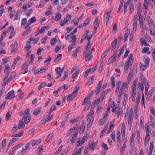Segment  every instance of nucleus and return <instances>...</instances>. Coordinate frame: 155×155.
Instances as JSON below:
<instances>
[{
  "label": "nucleus",
  "instance_id": "39448f33",
  "mask_svg": "<svg viewBox=\"0 0 155 155\" xmlns=\"http://www.w3.org/2000/svg\"><path fill=\"white\" fill-rule=\"evenodd\" d=\"M14 93L13 90L10 91L6 95L5 98L6 99H10L15 97V95L13 94Z\"/></svg>",
  "mask_w": 155,
  "mask_h": 155
},
{
  "label": "nucleus",
  "instance_id": "6ab92c4d",
  "mask_svg": "<svg viewBox=\"0 0 155 155\" xmlns=\"http://www.w3.org/2000/svg\"><path fill=\"white\" fill-rule=\"evenodd\" d=\"M91 104V102L90 101H88L87 102L86 105L84 107V112L87 111L89 109Z\"/></svg>",
  "mask_w": 155,
  "mask_h": 155
},
{
  "label": "nucleus",
  "instance_id": "680f3d73",
  "mask_svg": "<svg viewBox=\"0 0 155 155\" xmlns=\"http://www.w3.org/2000/svg\"><path fill=\"white\" fill-rule=\"evenodd\" d=\"M79 50V49L77 48L74 52L72 54V56L74 57H76L77 56L78 51Z\"/></svg>",
  "mask_w": 155,
  "mask_h": 155
},
{
  "label": "nucleus",
  "instance_id": "4be33fe9",
  "mask_svg": "<svg viewBox=\"0 0 155 155\" xmlns=\"http://www.w3.org/2000/svg\"><path fill=\"white\" fill-rule=\"evenodd\" d=\"M110 105L109 104L107 107V110H106V112L104 116V118H106V117L108 115V114L109 113L110 109Z\"/></svg>",
  "mask_w": 155,
  "mask_h": 155
},
{
  "label": "nucleus",
  "instance_id": "bb28decb",
  "mask_svg": "<svg viewBox=\"0 0 155 155\" xmlns=\"http://www.w3.org/2000/svg\"><path fill=\"white\" fill-rule=\"evenodd\" d=\"M52 7L51 6L48 9L47 11L45 12V14L46 16H48L51 12Z\"/></svg>",
  "mask_w": 155,
  "mask_h": 155
},
{
  "label": "nucleus",
  "instance_id": "b1692460",
  "mask_svg": "<svg viewBox=\"0 0 155 155\" xmlns=\"http://www.w3.org/2000/svg\"><path fill=\"white\" fill-rule=\"evenodd\" d=\"M107 119L104 118L103 117V118H101L100 119L99 122H100V125H103L104 123L106 122Z\"/></svg>",
  "mask_w": 155,
  "mask_h": 155
},
{
  "label": "nucleus",
  "instance_id": "473e14b6",
  "mask_svg": "<svg viewBox=\"0 0 155 155\" xmlns=\"http://www.w3.org/2000/svg\"><path fill=\"white\" fill-rule=\"evenodd\" d=\"M79 88V85H76L74 88V91L73 92V94H75L77 95L78 93V91Z\"/></svg>",
  "mask_w": 155,
  "mask_h": 155
},
{
  "label": "nucleus",
  "instance_id": "a19ab883",
  "mask_svg": "<svg viewBox=\"0 0 155 155\" xmlns=\"http://www.w3.org/2000/svg\"><path fill=\"white\" fill-rule=\"evenodd\" d=\"M18 139V138H13L9 141V145H11L13 143L16 141Z\"/></svg>",
  "mask_w": 155,
  "mask_h": 155
},
{
  "label": "nucleus",
  "instance_id": "dca6fc26",
  "mask_svg": "<svg viewBox=\"0 0 155 155\" xmlns=\"http://www.w3.org/2000/svg\"><path fill=\"white\" fill-rule=\"evenodd\" d=\"M18 129H21L24 128L25 125L23 121L20 120L18 123Z\"/></svg>",
  "mask_w": 155,
  "mask_h": 155
},
{
  "label": "nucleus",
  "instance_id": "09e8293b",
  "mask_svg": "<svg viewBox=\"0 0 155 155\" xmlns=\"http://www.w3.org/2000/svg\"><path fill=\"white\" fill-rule=\"evenodd\" d=\"M76 35H75L71 37V39L70 41V42H71L72 41V43H73L74 42L75 43H76Z\"/></svg>",
  "mask_w": 155,
  "mask_h": 155
},
{
  "label": "nucleus",
  "instance_id": "72a5a7b5",
  "mask_svg": "<svg viewBox=\"0 0 155 155\" xmlns=\"http://www.w3.org/2000/svg\"><path fill=\"white\" fill-rule=\"evenodd\" d=\"M81 117L73 119V120H71L70 122L73 124L77 122H78L79 121H80L81 120Z\"/></svg>",
  "mask_w": 155,
  "mask_h": 155
},
{
  "label": "nucleus",
  "instance_id": "864d4df0",
  "mask_svg": "<svg viewBox=\"0 0 155 155\" xmlns=\"http://www.w3.org/2000/svg\"><path fill=\"white\" fill-rule=\"evenodd\" d=\"M63 147L62 145H61L59 148L57 149L56 152L53 155H55L57 154L58 153H59L60 151L61 150V149Z\"/></svg>",
  "mask_w": 155,
  "mask_h": 155
},
{
  "label": "nucleus",
  "instance_id": "0e129e2a",
  "mask_svg": "<svg viewBox=\"0 0 155 155\" xmlns=\"http://www.w3.org/2000/svg\"><path fill=\"white\" fill-rule=\"evenodd\" d=\"M27 20L26 18H23L22 19L21 21V26H23L25 25L27 23Z\"/></svg>",
  "mask_w": 155,
  "mask_h": 155
},
{
  "label": "nucleus",
  "instance_id": "c03bdc74",
  "mask_svg": "<svg viewBox=\"0 0 155 155\" xmlns=\"http://www.w3.org/2000/svg\"><path fill=\"white\" fill-rule=\"evenodd\" d=\"M90 99V98L89 97V96H87L84 99L83 103L82 104V105L83 106L84 104L87 103V102L88 101V100Z\"/></svg>",
  "mask_w": 155,
  "mask_h": 155
},
{
  "label": "nucleus",
  "instance_id": "4d7b16f0",
  "mask_svg": "<svg viewBox=\"0 0 155 155\" xmlns=\"http://www.w3.org/2000/svg\"><path fill=\"white\" fill-rule=\"evenodd\" d=\"M18 128H17L16 127L14 126L13 127L11 130V132L13 134L15 132H16L18 130Z\"/></svg>",
  "mask_w": 155,
  "mask_h": 155
},
{
  "label": "nucleus",
  "instance_id": "423d86ee",
  "mask_svg": "<svg viewBox=\"0 0 155 155\" xmlns=\"http://www.w3.org/2000/svg\"><path fill=\"white\" fill-rule=\"evenodd\" d=\"M89 134V131H87V133L85 134V135L82 138L81 141V144H83L85 143L87 140L88 138Z\"/></svg>",
  "mask_w": 155,
  "mask_h": 155
},
{
  "label": "nucleus",
  "instance_id": "ddd939ff",
  "mask_svg": "<svg viewBox=\"0 0 155 155\" xmlns=\"http://www.w3.org/2000/svg\"><path fill=\"white\" fill-rule=\"evenodd\" d=\"M76 43H75L74 42L73 43H72L70 45H69L68 47V51L69 53H70L71 52L72 49L74 48V47L76 44Z\"/></svg>",
  "mask_w": 155,
  "mask_h": 155
},
{
  "label": "nucleus",
  "instance_id": "f704fd0d",
  "mask_svg": "<svg viewBox=\"0 0 155 155\" xmlns=\"http://www.w3.org/2000/svg\"><path fill=\"white\" fill-rule=\"evenodd\" d=\"M140 70L143 71H144L146 68H147L145 64L144 65L141 62L140 63Z\"/></svg>",
  "mask_w": 155,
  "mask_h": 155
},
{
  "label": "nucleus",
  "instance_id": "49530a36",
  "mask_svg": "<svg viewBox=\"0 0 155 155\" xmlns=\"http://www.w3.org/2000/svg\"><path fill=\"white\" fill-rule=\"evenodd\" d=\"M47 27H48L46 26H43L38 31L39 33H42L44 32L46 29V28Z\"/></svg>",
  "mask_w": 155,
  "mask_h": 155
},
{
  "label": "nucleus",
  "instance_id": "c756f323",
  "mask_svg": "<svg viewBox=\"0 0 155 155\" xmlns=\"http://www.w3.org/2000/svg\"><path fill=\"white\" fill-rule=\"evenodd\" d=\"M150 136H149L148 135H146L145 139L144 141V145L145 146H146L148 143V141L150 139Z\"/></svg>",
  "mask_w": 155,
  "mask_h": 155
},
{
  "label": "nucleus",
  "instance_id": "5701e85b",
  "mask_svg": "<svg viewBox=\"0 0 155 155\" xmlns=\"http://www.w3.org/2000/svg\"><path fill=\"white\" fill-rule=\"evenodd\" d=\"M150 1V0H144V1L143 3V6L144 8L146 9V10H147L148 7V4H149V2Z\"/></svg>",
  "mask_w": 155,
  "mask_h": 155
},
{
  "label": "nucleus",
  "instance_id": "e433bc0d",
  "mask_svg": "<svg viewBox=\"0 0 155 155\" xmlns=\"http://www.w3.org/2000/svg\"><path fill=\"white\" fill-rule=\"evenodd\" d=\"M61 14L59 13L57 14L55 17V20L56 21H58L60 20L61 18Z\"/></svg>",
  "mask_w": 155,
  "mask_h": 155
},
{
  "label": "nucleus",
  "instance_id": "393cba45",
  "mask_svg": "<svg viewBox=\"0 0 155 155\" xmlns=\"http://www.w3.org/2000/svg\"><path fill=\"white\" fill-rule=\"evenodd\" d=\"M111 81L112 87V88H114L115 86V77H112L111 78Z\"/></svg>",
  "mask_w": 155,
  "mask_h": 155
},
{
  "label": "nucleus",
  "instance_id": "4c0bfd02",
  "mask_svg": "<svg viewBox=\"0 0 155 155\" xmlns=\"http://www.w3.org/2000/svg\"><path fill=\"white\" fill-rule=\"evenodd\" d=\"M126 143L125 142H124L123 144V146L121 149V154H123L124 153L125 151V149L126 148Z\"/></svg>",
  "mask_w": 155,
  "mask_h": 155
},
{
  "label": "nucleus",
  "instance_id": "c85d7f7f",
  "mask_svg": "<svg viewBox=\"0 0 155 155\" xmlns=\"http://www.w3.org/2000/svg\"><path fill=\"white\" fill-rule=\"evenodd\" d=\"M141 42V43L144 45L149 46V45L147 42L146 40L143 38H140Z\"/></svg>",
  "mask_w": 155,
  "mask_h": 155
},
{
  "label": "nucleus",
  "instance_id": "79ce46f5",
  "mask_svg": "<svg viewBox=\"0 0 155 155\" xmlns=\"http://www.w3.org/2000/svg\"><path fill=\"white\" fill-rule=\"evenodd\" d=\"M53 135L52 134H50L48 135L46 137L45 142H46L47 143H48L49 141V140L53 137Z\"/></svg>",
  "mask_w": 155,
  "mask_h": 155
},
{
  "label": "nucleus",
  "instance_id": "aec40b11",
  "mask_svg": "<svg viewBox=\"0 0 155 155\" xmlns=\"http://www.w3.org/2000/svg\"><path fill=\"white\" fill-rule=\"evenodd\" d=\"M130 30L127 29L126 31V33L125 34L124 36V42H125L127 40L128 36L129 34Z\"/></svg>",
  "mask_w": 155,
  "mask_h": 155
},
{
  "label": "nucleus",
  "instance_id": "9d476101",
  "mask_svg": "<svg viewBox=\"0 0 155 155\" xmlns=\"http://www.w3.org/2000/svg\"><path fill=\"white\" fill-rule=\"evenodd\" d=\"M49 117V114H47L41 120V123H40V125H42L43 124L45 123L46 122L49 121H48V118Z\"/></svg>",
  "mask_w": 155,
  "mask_h": 155
},
{
  "label": "nucleus",
  "instance_id": "774afa93",
  "mask_svg": "<svg viewBox=\"0 0 155 155\" xmlns=\"http://www.w3.org/2000/svg\"><path fill=\"white\" fill-rule=\"evenodd\" d=\"M102 148L104 149L108 150V147L107 144L104 143H103L102 144Z\"/></svg>",
  "mask_w": 155,
  "mask_h": 155
},
{
  "label": "nucleus",
  "instance_id": "603ef678",
  "mask_svg": "<svg viewBox=\"0 0 155 155\" xmlns=\"http://www.w3.org/2000/svg\"><path fill=\"white\" fill-rule=\"evenodd\" d=\"M138 88L141 90H142L143 92L144 89V86L143 84L141 83L140 82H139Z\"/></svg>",
  "mask_w": 155,
  "mask_h": 155
},
{
  "label": "nucleus",
  "instance_id": "a18cd8bd",
  "mask_svg": "<svg viewBox=\"0 0 155 155\" xmlns=\"http://www.w3.org/2000/svg\"><path fill=\"white\" fill-rule=\"evenodd\" d=\"M64 73H65V74L64 75L63 77L60 80V81H63L68 77V74L65 71Z\"/></svg>",
  "mask_w": 155,
  "mask_h": 155
},
{
  "label": "nucleus",
  "instance_id": "20e7f679",
  "mask_svg": "<svg viewBox=\"0 0 155 155\" xmlns=\"http://www.w3.org/2000/svg\"><path fill=\"white\" fill-rule=\"evenodd\" d=\"M11 52L14 53L16 51L18 50V44L17 41L15 42L14 44L11 46Z\"/></svg>",
  "mask_w": 155,
  "mask_h": 155
},
{
  "label": "nucleus",
  "instance_id": "6e6d98bb",
  "mask_svg": "<svg viewBox=\"0 0 155 155\" xmlns=\"http://www.w3.org/2000/svg\"><path fill=\"white\" fill-rule=\"evenodd\" d=\"M117 25L116 23L114 24L113 28V32L114 34L115 33L117 32Z\"/></svg>",
  "mask_w": 155,
  "mask_h": 155
},
{
  "label": "nucleus",
  "instance_id": "052dcab7",
  "mask_svg": "<svg viewBox=\"0 0 155 155\" xmlns=\"http://www.w3.org/2000/svg\"><path fill=\"white\" fill-rule=\"evenodd\" d=\"M140 140V130H138L137 131V140L138 141V142L139 143Z\"/></svg>",
  "mask_w": 155,
  "mask_h": 155
},
{
  "label": "nucleus",
  "instance_id": "7ed1b4c3",
  "mask_svg": "<svg viewBox=\"0 0 155 155\" xmlns=\"http://www.w3.org/2000/svg\"><path fill=\"white\" fill-rule=\"evenodd\" d=\"M71 16L70 15H68L63 20V21H60V25L61 26H63L65 24L67 23L68 21H69L71 19Z\"/></svg>",
  "mask_w": 155,
  "mask_h": 155
},
{
  "label": "nucleus",
  "instance_id": "f3484780",
  "mask_svg": "<svg viewBox=\"0 0 155 155\" xmlns=\"http://www.w3.org/2000/svg\"><path fill=\"white\" fill-rule=\"evenodd\" d=\"M77 95L75 94H73V92L69 95L68 96L67 101H68L70 100H71L74 98Z\"/></svg>",
  "mask_w": 155,
  "mask_h": 155
},
{
  "label": "nucleus",
  "instance_id": "9b49d317",
  "mask_svg": "<svg viewBox=\"0 0 155 155\" xmlns=\"http://www.w3.org/2000/svg\"><path fill=\"white\" fill-rule=\"evenodd\" d=\"M78 134V130L74 131L73 134H72V138H71L72 140H74V142L76 140V138Z\"/></svg>",
  "mask_w": 155,
  "mask_h": 155
},
{
  "label": "nucleus",
  "instance_id": "f8f14e48",
  "mask_svg": "<svg viewBox=\"0 0 155 155\" xmlns=\"http://www.w3.org/2000/svg\"><path fill=\"white\" fill-rule=\"evenodd\" d=\"M117 55H115V56H111L110 58H109V59L108 60V64L110 65V64L113 61H114V60L115 59L116 60V59L117 58Z\"/></svg>",
  "mask_w": 155,
  "mask_h": 155
},
{
  "label": "nucleus",
  "instance_id": "8fccbe9b",
  "mask_svg": "<svg viewBox=\"0 0 155 155\" xmlns=\"http://www.w3.org/2000/svg\"><path fill=\"white\" fill-rule=\"evenodd\" d=\"M89 22V18H87V19L84 21V23L83 24V26L84 27L86 25H87Z\"/></svg>",
  "mask_w": 155,
  "mask_h": 155
},
{
  "label": "nucleus",
  "instance_id": "a878e982",
  "mask_svg": "<svg viewBox=\"0 0 155 155\" xmlns=\"http://www.w3.org/2000/svg\"><path fill=\"white\" fill-rule=\"evenodd\" d=\"M62 54H58L57 57L55 58V59L54 61V62L55 63H57L61 59L62 57Z\"/></svg>",
  "mask_w": 155,
  "mask_h": 155
},
{
  "label": "nucleus",
  "instance_id": "f257e3e1",
  "mask_svg": "<svg viewBox=\"0 0 155 155\" xmlns=\"http://www.w3.org/2000/svg\"><path fill=\"white\" fill-rule=\"evenodd\" d=\"M133 54H130L129 59L127 61L125 62L124 66H126L130 67V66H132L133 63Z\"/></svg>",
  "mask_w": 155,
  "mask_h": 155
},
{
  "label": "nucleus",
  "instance_id": "e2e57ef3",
  "mask_svg": "<svg viewBox=\"0 0 155 155\" xmlns=\"http://www.w3.org/2000/svg\"><path fill=\"white\" fill-rule=\"evenodd\" d=\"M117 42V39H115L112 42L111 45L114 47L115 48H116V45Z\"/></svg>",
  "mask_w": 155,
  "mask_h": 155
},
{
  "label": "nucleus",
  "instance_id": "de8ad7c7",
  "mask_svg": "<svg viewBox=\"0 0 155 155\" xmlns=\"http://www.w3.org/2000/svg\"><path fill=\"white\" fill-rule=\"evenodd\" d=\"M108 51H105L104 52L103 54L102 55L101 59V60H103L104 59L105 57L107 55Z\"/></svg>",
  "mask_w": 155,
  "mask_h": 155
},
{
  "label": "nucleus",
  "instance_id": "2f4dec72",
  "mask_svg": "<svg viewBox=\"0 0 155 155\" xmlns=\"http://www.w3.org/2000/svg\"><path fill=\"white\" fill-rule=\"evenodd\" d=\"M24 133V132L23 131H21L19 133H18V134H14L12 136V137H20L21 136H22L23 135Z\"/></svg>",
  "mask_w": 155,
  "mask_h": 155
},
{
  "label": "nucleus",
  "instance_id": "4468645a",
  "mask_svg": "<svg viewBox=\"0 0 155 155\" xmlns=\"http://www.w3.org/2000/svg\"><path fill=\"white\" fill-rule=\"evenodd\" d=\"M94 28H95L96 27L97 28V29L99 26V23H98V20L97 17L95 20L94 23Z\"/></svg>",
  "mask_w": 155,
  "mask_h": 155
},
{
  "label": "nucleus",
  "instance_id": "a211bd4d",
  "mask_svg": "<svg viewBox=\"0 0 155 155\" xmlns=\"http://www.w3.org/2000/svg\"><path fill=\"white\" fill-rule=\"evenodd\" d=\"M29 114V109L27 108L26 109L24 112V116H23L22 118H24L25 117H27V118L28 117Z\"/></svg>",
  "mask_w": 155,
  "mask_h": 155
},
{
  "label": "nucleus",
  "instance_id": "58836bf2",
  "mask_svg": "<svg viewBox=\"0 0 155 155\" xmlns=\"http://www.w3.org/2000/svg\"><path fill=\"white\" fill-rule=\"evenodd\" d=\"M41 110V108H40L35 109L33 112L34 114L35 115H37L40 113Z\"/></svg>",
  "mask_w": 155,
  "mask_h": 155
},
{
  "label": "nucleus",
  "instance_id": "f03ea898",
  "mask_svg": "<svg viewBox=\"0 0 155 155\" xmlns=\"http://www.w3.org/2000/svg\"><path fill=\"white\" fill-rule=\"evenodd\" d=\"M141 95L139 94L137 95L136 100V104L135 106L134 107V112L135 113H136L137 111L138 110V103H139L140 100L141 98Z\"/></svg>",
  "mask_w": 155,
  "mask_h": 155
},
{
  "label": "nucleus",
  "instance_id": "37998d69",
  "mask_svg": "<svg viewBox=\"0 0 155 155\" xmlns=\"http://www.w3.org/2000/svg\"><path fill=\"white\" fill-rule=\"evenodd\" d=\"M150 61V58H147L145 60V64L146 65L147 67H148L149 66V63Z\"/></svg>",
  "mask_w": 155,
  "mask_h": 155
},
{
  "label": "nucleus",
  "instance_id": "bf43d9fd",
  "mask_svg": "<svg viewBox=\"0 0 155 155\" xmlns=\"http://www.w3.org/2000/svg\"><path fill=\"white\" fill-rule=\"evenodd\" d=\"M141 10L142 6H141L140 3L138 6L137 14L141 13Z\"/></svg>",
  "mask_w": 155,
  "mask_h": 155
},
{
  "label": "nucleus",
  "instance_id": "338daca9",
  "mask_svg": "<svg viewBox=\"0 0 155 155\" xmlns=\"http://www.w3.org/2000/svg\"><path fill=\"white\" fill-rule=\"evenodd\" d=\"M20 16H19V12H17L16 13L15 17L14 18V20H17L19 19Z\"/></svg>",
  "mask_w": 155,
  "mask_h": 155
},
{
  "label": "nucleus",
  "instance_id": "0eeeda50",
  "mask_svg": "<svg viewBox=\"0 0 155 155\" xmlns=\"http://www.w3.org/2000/svg\"><path fill=\"white\" fill-rule=\"evenodd\" d=\"M47 71V68H46L45 67H41L40 69V70H39V69H37L35 71L34 74H37L38 73H41L42 72H45V70Z\"/></svg>",
  "mask_w": 155,
  "mask_h": 155
},
{
  "label": "nucleus",
  "instance_id": "69168bd1",
  "mask_svg": "<svg viewBox=\"0 0 155 155\" xmlns=\"http://www.w3.org/2000/svg\"><path fill=\"white\" fill-rule=\"evenodd\" d=\"M149 48L147 47H145L142 50V52L143 53H146L149 50Z\"/></svg>",
  "mask_w": 155,
  "mask_h": 155
},
{
  "label": "nucleus",
  "instance_id": "5fc2aeb1",
  "mask_svg": "<svg viewBox=\"0 0 155 155\" xmlns=\"http://www.w3.org/2000/svg\"><path fill=\"white\" fill-rule=\"evenodd\" d=\"M46 85V84L45 83H41L40 85H39L38 89L39 90H40L44 86Z\"/></svg>",
  "mask_w": 155,
  "mask_h": 155
},
{
  "label": "nucleus",
  "instance_id": "cd10ccee",
  "mask_svg": "<svg viewBox=\"0 0 155 155\" xmlns=\"http://www.w3.org/2000/svg\"><path fill=\"white\" fill-rule=\"evenodd\" d=\"M67 121V117H65L63 121L61 123L60 125V127L62 128H63L64 127L65 125V124L66 123Z\"/></svg>",
  "mask_w": 155,
  "mask_h": 155
},
{
  "label": "nucleus",
  "instance_id": "412c9836",
  "mask_svg": "<svg viewBox=\"0 0 155 155\" xmlns=\"http://www.w3.org/2000/svg\"><path fill=\"white\" fill-rule=\"evenodd\" d=\"M88 145L89 149L91 150H93L95 146H96L94 144V142H91Z\"/></svg>",
  "mask_w": 155,
  "mask_h": 155
},
{
  "label": "nucleus",
  "instance_id": "c9c22d12",
  "mask_svg": "<svg viewBox=\"0 0 155 155\" xmlns=\"http://www.w3.org/2000/svg\"><path fill=\"white\" fill-rule=\"evenodd\" d=\"M128 125H132V123L133 120V117H128Z\"/></svg>",
  "mask_w": 155,
  "mask_h": 155
},
{
  "label": "nucleus",
  "instance_id": "7c9ffc66",
  "mask_svg": "<svg viewBox=\"0 0 155 155\" xmlns=\"http://www.w3.org/2000/svg\"><path fill=\"white\" fill-rule=\"evenodd\" d=\"M22 119L23 120H24V122L25 124H28L30 121L31 118L30 116H28V118L27 117H25L24 118H22Z\"/></svg>",
  "mask_w": 155,
  "mask_h": 155
},
{
  "label": "nucleus",
  "instance_id": "1a4fd4ad",
  "mask_svg": "<svg viewBox=\"0 0 155 155\" xmlns=\"http://www.w3.org/2000/svg\"><path fill=\"white\" fill-rule=\"evenodd\" d=\"M134 135L132 134L131 135L130 141V145L132 148H134Z\"/></svg>",
  "mask_w": 155,
  "mask_h": 155
},
{
  "label": "nucleus",
  "instance_id": "2eb2a0df",
  "mask_svg": "<svg viewBox=\"0 0 155 155\" xmlns=\"http://www.w3.org/2000/svg\"><path fill=\"white\" fill-rule=\"evenodd\" d=\"M145 128L147 129L146 135H148L150 137V134L151 133V129L150 126L148 124H145Z\"/></svg>",
  "mask_w": 155,
  "mask_h": 155
},
{
  "label": "nucleus",
  "instance_id": "6e6552de",
  "mask_svg": "<svg viewBox=\"0 0 155 155\" xmlns=\"http://www.w3.org/2000/svg\"><path fill=\"white\" fill-rule=\"evenodd\" d=\"M55 71L56 74H58V75L56 77V79H58L61 77V73L63 72V70L61 71L60 68V67H57L55 68Z\"/></svg>",
  "mask_w": 155,
  "mask_h": 155
},
{
  "label": "nucleus",
  "instance_id": "13d9d810",
  "mask_svg": "<svg viewBox=\"0 0 155 155\" xmlns=\"http://www.w3.org/2000/svg\"><path fill=\"white\" fill-rule=\"evenodd\" d=\"M93 117V116L91 115V114L89 115L88 114L87 116V117H88V118L87 119V121L91 120H94Z\"/></svg>",
  "mask_w": 155,
  "mask_h": 155
},
{
  "label": "nucleus",
  "instance_id": "3c124183",
  "mask_svg": "<svg viewBox=\"0 0 155 155\" xmlns=\"http://www.w3.org/2000/svg\"><path fill=\"white\" fill-rule=\"evenodd\" d=\"M100 99H98L95 100L93 103L92 104L93 105H94L95 106H96L100 102Z\"/></svg>",
  "mask_w": 155,
  "mask_h": 155
},
{
  "label": "nucleus",
  "instance_id": "ea45409f",
  "mask_svg": "<svg viewBox=\"0 0 155 155\" xmlns=\"http://www.w3.org/2000/svg\"><path fill=\"white\" fill-rule=\"evenodd\" d=\"M56 39L55 38H51L50 40V43L52 45H54L56 44Z\"/></svg>",
  "mask_w": 155,
  "mask_h": 155
}]
</instances>
